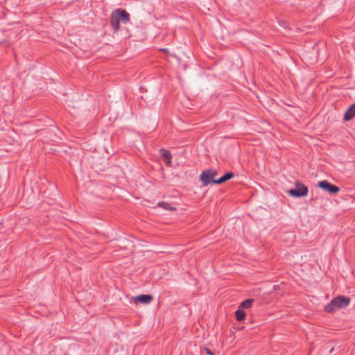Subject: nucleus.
<instances>
[{"mask_svg":"<svg viewBox=\"0 0 355 355\" xmlns=\"http://www.w3.org/2000/svg\"><path fill=\"white\" fill-rule=\"evenodd\" d=\"M288 194L293 197L300 198L307 195L308 189L300 182L295 183V189H291L288 191Z\"/></svg>","mask_w":355,"mask_h":355,"instance_id":"obj_3","label":"nucleus"},{"mask_svg":"<svg viewBox=\"0 0 355 355\" xmlns=\"http://www.w3.org/2000/svg\"><path fill=\"white\" fill-rule=\"evenodd\" d=\"M153 300V296L150 295H139L133 297L135 303L148 304Z\"/></svg>","mask_w":355,"mask_h":355,"instance_id":"obj_6","label":"nucleus"},{"mask_svg":"<svg viewBox=\"0 0 355 355\" xmlns=\"http://www.w3.org/2000/svg\"><path fill=\"white\" fill-rule=\"evenodd\" d=\"M159 206H161L168 210H174L175 209L174 207H171L170 205H168L166 202H162V203H159Z\"/></svg>","mask_w":355,"mask_h":355,"instance_id":"obj_13","label":"nucleus"},{"mask_svg":"<svg viewBox=\"0 0 355 355\" xmlns=\"http://www.w3.org/2000/svg\"><path fill=\"white\" fill-rule=\"evenodd\" d=\"M318 187L331 194L338 193L340 191V188L338 187L329 183L327 180H322L319 182Z\"/></svg>","mask_w":355,"mask_h":355,"instance_id":"obj_4","label":"nucleus"},{"mask_svg":"<svg viewBox=\"0 0 355 355\" xmlns=\"http://www.w3.org/2000/svg\"><path fill=\"white\" fill-rule=\"evenodd\" d=\"M254 302V299H247L241 302L239 306L240 309H249L252 306L253 302Z\"/></svg>","mask_w":355,"mask_h":355,"instance_id":"obj_11","label":"nucleus"},{"mask_svg":"<svg viewBox=\"0 0 355 355\" xmlns=\"http://www.w3.org/2000/svg\"><path fill=\"white\" fill-rule=\"evenodd\" d=\"M119 18L125 24L130 21V14L125 10L120 8L116 9Z\"/></svg>","mask_w":355,"mask_h":355,"instance_id":"obj_7","label":"nucleus"},{"mask_svg":"<svg viewBox=\"0 0 355 355\" xmlns=\"http://www.w3.org/2000/svg\"><path fill=\"white\" fill-rule=\"evenodd\" d=\"M355 116V103L352 104L345 112L343 120L345 121L352 119Z\"/></svg>","mask_w":355,"mask_h":355,"instance_id":"obj_8","label":"nucleus"},{"mask_svg":"<svg viewBox=\"0 0 355 355\" xmlns=\"http://www.w3.org/2000/svg\"><path fill=\"white\" fill-rule=\"evenodd\" d=\"M349 302V297H345L344 295H338V297L331 300V301L325 306L324 311L327 313H331L336 310L347 307Z\"/></svg>","mask_w":355,"mask_h":355,"instance_id":"obj_1","label":"nucleus"},{"mask_svg":"<svg viewBox=\"0 0 355 355\" xmlns=\"http://www.w3.org/2000/svg\"><path fill=\"white\" fill-rule=\"evenodd\" d=\"M234 176V173L233 172H228V173H225L224 175H223L221 178L218 179L216 180V182H215L216 184H223V183L225 182L226 181L230 180Z\"/></svg>","mask_w":355,"mask_h":355,"instance_id":"obj_10","label":"nucleus"},{"mask_svg":"<svg viewBox=\"0 0 355 355\" xmlns=\"http://www.w3.org/2000/svg\"><path fill=\"white\" fill-rule=\"evenodd\" d=\"M162 157L164 158L166 164L169 165L171 162L172 155L169 150L161 148L159 150Z\"/></svg>","mask_w":355,"mask_h":355,"instance_id":"obj_9","label":"nucleus"},{"mask_svg":"<svg viewBox=\"0 0 355 355\" xmlns=\"http://www.w3.org/2000/svg\"><path fill=\"white\" fill-rule=\"evenodd\" d=\"M120 18H119L118 13L116 10L111 14L110 24L114 32H118L120 29Z\"/></svg>","mask_w":355,"mask_h":355,"instance_id":"obj_5","label":"nucleus"},{"mask_svg":"<svg viewBox=\"0 0 355 355\" xmlns=\"http://www.w3.org/2000/svg\"><path fill=\"white\" fill-rule=\"evenodd\" d=\"M205 349L208 355H215L214 353L212 352L209 349L205 348Z\"/></svg>","mask_w":355,"mask_h":355,"instance_id":"obj_14","label":"nucleus"},{"mask_svg":"<svg viewBox=\"0 0 355 355\" xmlns=\"http://www.w3.org/2000/svg\"><path fill=\"white\" fill-rule=\"evenodd\" d=\"M161 51H162L163 52H166L168 51V50L166 49H162Z\"/></svg>","mask_w":355,"mask_h":355,"instance_id":"obj_15","label":"nucleus"},{"mask_svg":"<svg viewBox=\"0 0 355 355\" xmlns=\"http://www.w3.org/2000/svg\"><path fill=\"white\" fill-rule=\"evenodd\" d=\"M236 318L238 321H243L245 318V313L241 309H239L235 313Z\"/></svg>","mask_w":355,"mask_h":355,"instance_id":"obj_12","label":"nucleus"},{"mask_svg":"<svg viewBox=\"0 0 355 355\" xmlns=\"http://www.w3.org/2000/svg\"><path fill=\"white\" fill-rule=\"evenodd\" d=\"M218 175V172L215 169H207L202 172L200 176V180L202 182L204 186H207L209 184H216L217 180L215 179Z\"/></svg>","mask_w":355,"mask_h":355,"instance_id":"obj_2","label":"nucleus"}]
</instances>
